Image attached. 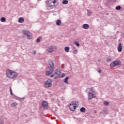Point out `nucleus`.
<instances>
[{
    "label": "nucleus",
    "instance_id": "f257e3e1",
    "mask_svg": "<svg viewBox=\"0 0 124 124\" xmlns=\"http://www.w3.org/2000/svg\"><path fill=\"white\" fill-rule=\"evenodd\" d=\"M6 74L7 77L10 79H15L18 76V73L9 69L6 70Z\"/></svg>",
    "mask_w": 124,
    "mask_h": 124
},
{
    "label": "nucleus",
    "instance_id": "f03ea898",
    "mask_svg": "<svg viewBox=\"0 0 124 124\" xmlns=\"http://www.w3.org/2000/svg\"><path fill=\"white\" fill-rule=\"evenodd\" d=\"M48 64L49 66L47 68V76H49V75H51V74L53 73V72L54 71V66H55L53 61H48Z\"/></svg>",
    "mask_w": 124,
    "mask_h": 124
},
{
    "label": "nucleus",
    "instance_id": "7ed1b4c3",
    "mask_svg": "<svg viewBox=\"0 0 124 124\" xmlns=\"http://www.w3.org/2000/svg\"><path fill=\"white\" fill-rule=\"evenodd\" d=\"M95 94H96V92H94V93L92 92L89 93L88 95V99L92 100V98H95Z\"/></svg>",
    "mask_w": 124,
    "mask_h": 124
},
{
    "label": "nucleus",
    "instance_id": "20e7f679",
    "mask_svg": "<svg viewBox=\"0 0 124 124\" xmlns=\"http://www.w3.org/2000/svg\"><path fill=\"white\" fill-rule=\"evenodd\" d=\"M54 50H55L54 46H49L47 48V52H48V53H53Z\"/></svg>",
    "mask_w": 124,
    "mask_h": 124
},
{
    "label": "nucleus",
    "instance_id": "39448f33",
    "mask_svg": "<svg viewBox=\"0 0 124 124\" xmlns=\"http://www.w3.org/2000/svg\"><path fill=\"white\" fill-rule=\"evenodd\" d=\"M47 85L48 88H50V87H52V80L48 79L47 80Z\"/></svg>",
    "mask_w": 124,
    "mask_h": 124
},
{
    "label": "nucleus",
    "instance_id": "423d86ee",
    "mask_svg": "<svg viewBox=\"0 0 124 124\" xmlns=\"http://www.w3.org/2000/svg\"><path fill=\"white\" fill-rule=\"evenodd\" d=\"M22 32L23 34L26 35V36H27V35H29V34H30V33H31V32H30L28 30H22Z\"/></svg>",
    "mask_w": 124,
    "mask_h": 124
},
{
    "label": "nucleus",
    "instance_id": "0eeeda50",
    "mask_svg": "<svg viewBox=\"0 0 124 124\" xmlns=\"http://www.w3.org/2000/svg\"><path fill=\"white\" fill-rule=\"evenodd\" d=\"M83 29H84V30H88V29L90 28V25L88 24H84L82 26Z\"/></svg>",
    "mask_w": 124,
    "mask_h": 124
},
{
    "label": "nucleus",
    "instance_id": "6e6552de",
    "mask_svg": "<svg viewBox=\"0 0 124 124\" xmlns=\"http://www.w3.org/2000/svg\"><path fill=\"white\" fill-rule=\"evenodd\" d=\"M118 52H122L123 51V46H122L121 43H119L118 45Z\"/></svg>",
    "mask_w": 124,
    "mask_h": 124
},
{
    "label": "nucleus",
    "instance_id": "1a4fd4ad",
    "mask_svg": "<svg viewBox=\"0 0 124 124\" xmlns=\"http://www.w3.org/2000/svg\"><path fill=\"white\" fill-rule=\"evenodd\" d=\"M69 108L71 111H75V109H76V106H69Z\"/></svg>",
    "mask_w": 124,
    "mask_h": 124
},
{
    "label": "nucleus",
    "instance_id": "9d476101",
    "mask_svg": "<svg viewBox=\"0 0 124 124\" xmlns=\"http://www.w3.org/2000/svg\"><path fill=\"white\" fill-rule=\"evenodd\" d=\"M42 106L44 108H45L47 106V101H43L42 103Z\"/></svg>",
    "mask_w": 124,
    "mask_h": 124
},
{
    "label": "nucleus",
    "instance_id": "9b49d317",
    "mask_svg": "<svg viewBox=\"0 0 124 124\" xmlns=\"http://www.w3.org/2000/svg\"><path fill=\"white\" fill-rule=\"evenodd\" d=\"M114 63V65H121V61H116L113 62Z\"/></svg>",
    "mask_w": 124,
    "mask_h": 124
},
{
    "label": "nucleus",
    "instance_id": "f8f14e48",
    "mask_svg": "<svg viewBox=\"0 0 124 124\" xmlns=\"http://www.w3.org/2000/svg\"><path fill=\"white\" fill-rule=\"evenodd\" d=\"M55 74L57 75H61L62 74V71L61 70H58V69H57L55 71Z\"/></svg>",
    "mask_w": 124,
    "mask_h": 124
},
{
    "label": "nucleus",
    "instance_id": "ddd939ff",
    "mask_svg": "<svg viewBox=\"0 0 124 124\" xmlns=\"http://www.w3.org/2000/svg\"><path fill=\"white\" fill-rule=\"evenodd\" d=\"M68 79H69V78H68V77H66L63 79V82H64V83H65V84H69V83H68Z\"/></svg>",
    "mask_w": 124,
    "mask_h": 124
},
{
    "label": "nucleus",
    "instance_id": "4468645a",
    "mask_svg": "<svg viewBox=\"0 0 124 124\" xmlns=\"http://www.w3.org/2000/svg\"><path fill=\"white\" fill-rule=\"evenodd\" d=\"M27 37L28 39H31V38H32V34H31V33H29V34L27 36Z\"/></svg>",
    "mask_w": 124,
    "mask_h": 124
},
{
    "label": "nucleus",
    "instance_id": "2eb2a0df",
    "mask_svg": "<svg viewBox=\"0 0 124 124\" xmlns=\"http://www.w3.org/2000/svg\"><path fill=\"white\" fill-rule=\"evenodd\" d=\"M57 26H60L61 24H62V21L60 19H58L56 21V23Z\"/></svg>",
    "mask_w": 124,
    "mask_h": 124
},
{
    "label": "nucleus",
    "instance_id": "dca6fc26",
    "mask_svg": "<svg viewBox=\"0 0 124 124\" xmlns=\"http://www.w3.org/2000/svg\"><path fill=\"white\" fill-rule=\"evenodd\" d=\"M24 20H25L24 19V18H23V17H19L18 19L19 23H24Z\"/></svg>",
    "mask_w": 124,
    "mask_h": 124
},
{
    "label": "nucleus",
    "instance_id": "f3484780",
    "mask_svg": "<svg viewBox=\"0 0 124 124\" xmlns=\"http://www.w3.org/2000/svg\"><path fill=\"white\" fill-rule=\"evenodd\" d=\"M17 105H18V104H17L16 103H13L11 105V107H12V108H13L14 107H16V106H17Z\"/></svg>",
    "mask_w": 124,
    "mask_h": 124
},
{
    "label": "nucleus",
    "instance_id": "a211bd4d",
    "mask_svg": "<svg viewBox=\"0 0 124 124\" xmlns=\"http://www.w3.org/2000/svg\"><path fill=\"white\" fill-rule=\"evenodd\" d=\"M80 111L82 113H85V112H86V108L84 107H82L80 108Z\"/></svg>",
    "mask_w": 124,
    "mask_h": 124
},
{
    "label": "nucleus",
    "instance_id": "6ab92c4d",
    "mask_svg": "<svg viewBox=\"0 0 124 124\" xmlns=\"http://www.w3.org/2000/svg\"><path fill=\"white\" fill-rule=\"evenodd\" d=\"M48 2H50V3H56L57 2V0H49Z\"/></svg>",
    "mask_w": 124,
    "mask_h": 124
},
{
    "label": "nucleus",
    "instance_id": "aec40b11",
    "mask_svg": "<svg viewBox=\"0 0 124 124\" xmlns=\"http://www.w3.org/2000/svg\"><path fill=\"white\" fill-rule=\"evenodd\" d=\"M104 105L105 106H108V105H109V102H108L107 101H104Z\"/></svg>",
    "mask_w": 124,
    "mask_h": 124
},
{
    "label": "nucleus",
    "instance_id": "412c9836",
    "mask_svg": "<svg viewBox=\"0 0 124 124\" xmlns=\"http://www.w3.org/2000/svg\"><path fill=\"white\" fill-rule=\"evenodd\" d=\"M63 4H67L68 3V0H63L62 2Z\"/></svg>",
    "mask_w": 124,
    "mask_h": 124
},
{
    "label": "nucleus",
    "instance_id": "4be33fe9",
    "mask_svg": "<svg viewBox=\"0 0 124 124\" xmlns=\"http://www.w3.org/2000/svg\"><path fill=\"white\" fill-rule=\"evenodd\" d=\"M69 49H70L69 47H68V46H66L64 48V50H65V52H69Z\"/></svg>",
    "mask_w": 124,
    "mask_h": 124
},
{
    "label": "nucleus",
    "instance_id": "5701e85b",
    "mask_svg": "<svg viewBox=\"0 0 124 124\" xmlns=\"http://www.w3.org/2000/svg\"><path fill=\"white\" fill-rule=\"evenodd\" d=\"M0 21L1 22H5V20H6V19L5 18V17H2L1 18H0Z\"/></svg>",
    "mask_w": 124,
    "mask_h": 124
},
{
    "label": "nucleus",
    "instance_id": "b1692460",
    "mask_svg": "<svg viewBox=\"0 0 124 124\" xmlns=\"http://www.w3.org/2000/svg\"><path fill=\"white\" fill-rule=\"evenodd\" d=\"M71 105H72V106H76V102H75V101L72 102L70 104V106H71Z\"/></svg>",
    "mask_w": 124,
    "mask_h": 124
},
{
    "label": "nucleus",
    "instance_id": "393cba45",
    "mask_svg": "<svg viewBox=\"0 0 124 124\" xmlns=\"http://www.w3.org/2000/svg\"><path fill=\"white\" fill-rule=\"evenodd\" d=\"M74 44L77 45V47H79V46H80V44H79V43H78V42H77L76 41L74 42Z\"/></svg>",
    "mask_w": 124,
    "mask_h": 124
},
{
    "label": "nucleus",
    "instance_id": "a878e982",
    "mask_svg": "<svg viewBox=\"0 0 124 124\" xmlns=\"http://www.w3.org/2000/svg\"><path fill=\"white\" fill-rule=\"evenodd\" d=\"M116 10H120V9H122V7L121 6H118L116 7L115 8Z\"/></svg>",
    "mask_w": 124,
    "mask_h": 124
},
{
    "label": "nucleus",
    "instance_id": "bb28decb",
    "mask_svg": "<svg viewBox=\"0 0 124 124\" xmlns=\"http://www.w3.org/2000/svg\"><path fill=\"white\" fill-rule=\"evenodd\" d=\"M73 50L74 54H77V53H78V50H77L75 47H74Z\"/></svg>",
    "mask_w": 124,
    "mask_h": 124
},
{
    "label": "nucleus",
    "instance_id": "cd10ccee",
    "mask_svg": "<svg viewBox=\"0 0 124 124\" xmlns=\"http://www.w3.org/2000/svg\"><path fill=\"white\" fill-rule=\"evenodd\" d=\"M110 67H114V66H115V64L114 62H112L110 64Z\"/></svg>",
    "mask_w": 124,
    "mask_h": 124
},
{
    "label": "nucleus",
    "instance_id": "c85d7f7f",
    "mask_svg": "<svg viewBox=\"0 0 124 124\" xmlns=\"http://www.w3.org/2000/svg\"><path fill=\"white\" fill-rule=\"evenodd\" d=\"M97 71L99 73V74H101V69L100 68H98L97 69Z\"/></svg>",
    "mask_w": 124,
    "mask_h": 124
},
{
    "label": "nucleus",
    "instance_id": "c756f323",
    "mask_svg": "<svg viewBox=\"0 0 124 124\" xmlns=\"http://www.w3.org/2000/svg\"><path fill=\"white\" fill-rule=\"evenodd\" d=\"M10 92L11 95H13V93H12V89H11V87H10Z\"/></svg>",
    "mask_w": 124,
    "mask_h": 124
},
{
    "label": "nucleus",
    "instance_id": "7c9ffc66",
    "mask_svg": "<svg viewBox=\"0 0 124 124\" xmlns=\"http://www.w3.org/2000/svg\"><path fill=\"white\" fill-rule=\"evenodd\" d=\"M4 124V121L2 119H0V124Z\"/></svg>",
    "mask_w": 124,
    "mask_h": 124
},
{
    "label": "nucleus",
    "instance_id": "2f4dec72",
    "mask_svg": "<svg viewBox=\"0 0 124 124\" xmlns=\"http://www.w3.org/2000/svg\"><path fill=\"white\" fill-rule=\"evenodd\" d=\"M111 60H112V59L110 57L107 58V62H110Z\"/></svg>",
    "mask_w": 124,
    "mask_h": 124
},
{
    "label": "nucleus",
    "instance_id": "473e14b6",
    "mask_svg": "<svg viewBox=\"0 0 124 124\" xmlns=\"http://www.w3.org/2000/svg\"><path fill=\"white\" fill-rule=\"evenodd\" d=\"M47 7H50V8H53V5H52L51 4H48Z\"/></svg>",
    "mask_w": 124,
    "mask_h": 124
},
{
    "label": "nucleus",
    "instance_id": "72a5a7b5",
    "mask_svg": "<svg viewBox=\"0 0 124 124\" xmlns=\"http://www.w3.org/2000/svg\"><path fill=\"white\" fill-rule=\"evenodd\" d=\"M91 12L88 11V12H87V16H91Z\"/></svg>",
    "mask_w": 124,
    "mask_h": 124
},
{
    "label": "nucleus",
    "instance_id": "f704fd0d",
    "mask_svg": "<svg viewBox=\"0 0 124 124\" xmlns=\"http://www.w3.org/2000/svg\"><path fill=\"white\" fill-rule=\"evenodd\" d=\"M90 90H91V91L92 92V93H95V92L94 91H93V88H91L90 89Z\"/></svg>",
    "mask_w": 124,
    "mask_h": 124
},
{
    "label": "nucleus",
    "instance_id": "c9c22d12",
    "mask_svg": "<svg viewBox=\"0 0 124 124\" xmlns=\"http://www.w3.org/2000/svg\"><path fill=\"white\" fill-rule=\"evenodd\" d=\"M36 42H40V39L37 38L36 39Z\"/></svg>",
    "mask_w": 124,
    "mask_h": 124
},
{
    "label": "nucleus",
    "instance_id": "e433bc0d",
    "mask_svg": "<svg viewBox=\"0 0 124 124\" xmlns=\"http://www.w3.org/2000/svg\"><path fill=\"white\" fill-rule=\"evenodd\" d=\"M64 76H65V74L63 73V74H62V75L61 78H62V77H64Z\"/></svg>",
    "mask_w": 124,
    "mask_h": 124
},
{
    "label": "nucleus",
    "instance_id": "4c0bfd02",
    "mask_svg": "<svg viewBox=\"0 0 124 124\" xmlns=\"http://www.w3.org/2000/svg\"><path fill=\"white\" fill-rule=\"evenodd\" d=\"M45 86L46 87V88H47V81H46L45 82Z\"/></svg>",
    "mask_w": 124,
    "mask_h": 124
},
{
    "label": "nucleus",
    "instance_id": "58836bf2",
    "mask_svg": "<svg viewBox=\"0 0 124 124\" xmlns=\"http://www.w3.org/2000/svg\"><path fill=\"white\" fill-rule=\"evenodd\" d=\"M112 1V0H108V1H107V3H110V2H111Z\"/></svg>",
    "mask_w": 124,
    "mask_h": 124
},
{
    "label": "nucleus",
    "instance_id": "ea45409f",
    "mask_svg": "<svg viewBox=\"0 0 124 124\" xmlns=\"http://www.w3.org/2000/svg\"><path fill=\"white\" fill-rule=\"evenodd\" d=\"M54 76H55V75L52 74V75H51L50 76V77H51V78H53V77H54Z\"/></svg>",
    "mask_w": 124,
    "mask_h": 124
},
{
    "label": "nucleus",
    "instance_id": "a19ab883",
    "mask_svg": "<svg viewBox=\"0 0 124 124\" xmlns=\"http://www.w3.org/2000/svg\"><path fill=\"white\" fill-rule=\"evenodd\" d=\"M58 78H59V77L57 76L54 78V79H58Z\"/></svg>",
    "mask_w": 124,
    "mask_h": 124
},
{
    "label": "nucleus",
    "instance_id": "79ce46f5",
    "mask_svg": "<svg viewBox=\"0 0 124 124\" xmlns=\"http://www.w3.org/2000/svg\"><path fill=\"white\" fill-rule=\"evenodd\" d=\"M98 62H101V60L98 59Z\"/></svg>",
    "mask_w": 124,
    "mask_h": 124
},
{
    "label": "nucleus",
    "instance_id": "37998d69",
    "mask_svg": "<svg viewBox=\"0 0 124 124\" xmlns=\"http://www.w3.org/2000/svg\"><path fill=\"white\" fill-rule=\"evenodd\" d=\"M35 54H36V52H35V51H33V55H35Z\"/></svg>",
    "mask_w": 124,
    "mask_h": 124
},
{
    "label": "nucleus",
    "instance_id": "c03bdc74",
    "mask_svg": "<svg viewBox=\"0 0 124 124\" xmlns=\"http://www.w3.org/2000/svg\"><path fill=\"white\" fill-rule=\"evenodd\" d=\"M88 90H90L89 88H87L86 90H85V92H87L88 91Z\"/></svg>",
    "mask_w": 124,
    "mask_h": 124
},
{
    "label": "nucleus",
    "instance_id": "a18cd8bd",
    "mask_svg": "<svg viewBox=\"0 0 124 124\" xmlns=\"http://www.w3.org/2000/svg\"><path fill=\"white\" fill-rule=\"evenodd\" d=\"M46 75H47V71H46Z\"/></svg>",
    "mask_w": 124,
    "mask_h": 124
},
{
    "label": "nucleus",
    "instance_id": "49530a36",
    "mask_svg": "<svg viewBox=\"0 0 124 124\" xmlns=\"http://www.w3.org/2000/svg\"><path fill=\"white\" fill-rule=\"evenodd\" d=\"M45 2H46V4H47V1H45Z\"/></svg>",
    "mask_w": 124,
    "mask_h": 124
},
{
    "label": "nucleus",
    "instance_id": "de8ad7c7",
    "mask_svg": "<svg viewBox=\"0 0 124 124\" xmlns=\"http://www.w3.org/2000/svg\"><path fill=\"white\" fill-rule=\"evenodd\" d=\"M107 15H109V14L108 13L107 14Z\"/></svg>",
    "mask_w": 124,
    "mask_h": 124
},
{
    "label": "nucleus",
    "instance_id": "09e8293b",
    "mask_svg": "<svg viewBox=\"0 0 124 124\" xmlns=\"http://www.w3.org/2000/svg\"><path fill=\"white\" fill-rule=\"evenodd\" d=\"M38 0H37L38 1Z\"/></svg>",
    "mask_w": 124,
    "mask_h": 124
},
{
    "label": "nucleus",
    "instance_id": "8fccbe9b",
    "mask_svg": "<svg viewBox=\"0 0 124 124\" xmlns=\"http://www.w3.org/2000/svg\"><path fill=\"white\" fill-rule=\"evenodd\" d=\"M23 99H25V98H23Z\"/></svg>",
    "mask_w": 124,
    "mask_h": 124
},
{
    "label": "nucleus",
    "instance_id": "3c124183",
    "mask_svg": "<svg viewBox=\"0 0 124 124\" xmlns=\"http://www.w3.org/2000/svg\"><path fill=\"white\" fill-rule=\"evenodd\" d=\"M95 113H96V111H95Z\"/></svg>",
    "mask_w": 124,
    "mask_h": 124
}]
</instances>
